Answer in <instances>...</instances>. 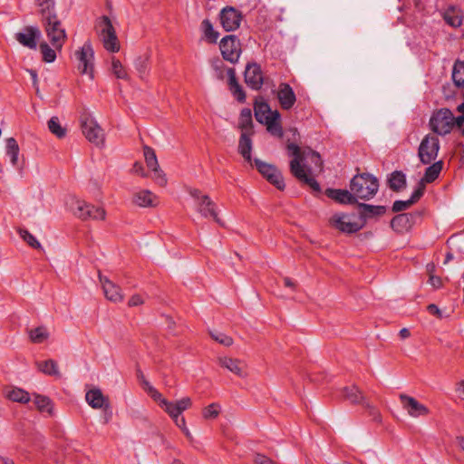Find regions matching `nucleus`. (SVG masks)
<instances>
[{
  "label": "nucleus",
  "mask_w": 464,
  "mask_h": 464,
  "mask_svg": "<svg viewBox=\"0 0 464 464\" xmlns=\"http://www.w3.org/2000/svg\"><path fill=\"white\" fill-rule=\"evenodd\" d=\"M427 310L429 311L430 314H434L439 318H440L442 316L441 311L436 304H429L427 307Z\"/></svg>",
  "instance_id": "nucleus-60"
},
{
  "label": "nucleus",
  "mask_w": 464,
  "mask_h": 464,
  "mask_svg": "<svg viewBox=\"0 0 464 464\" xmlns=\"http://www.w3.org/2000/svg\"><path fill=\"white\" fill-rule=\"evenodd\" d=\"M220 23L227 32L237 30L241 23L242 14L236 8L227 6L220 11Z\"/></svg>",
  "instance_id": "nucleus-14"
},
{
  "label": "nucleus",
  "mask_w": 464,
  "mask_h": 464,
  "mask_svg": "<svg viewBox=\"0 0 464 464\" xmlns=\"http://www.w3.org/2000/svg\"><path fill=\"white\" fill-rule=\"evenodd\" d=\"M429 281L430 285L436 288L441 285V280L439 276H430Z\"/></svg>",
  "instance_id": "nucleus-62"
},
{
  "label": "nucleus",
  "mask_w": 464,
  "mask_h": 464,
  "mask_svg": "<svg viewBox=\"0 0 464 464\" xmlns=\"http://www.w3.org/2000/svg\"><path fill=\"white\" fill-rule=\"evenodd\" d=\"M19 235L30 246L33 248L40 249L42 246L36 237L25 229H20Z\"/></svg>",
  "instance_id": "nucleus-49"
},
{
  "label": "nucleus",
  "mask_w": 464,
  "mask_h": 464,
  "mask_svg": "<svg viewBox=\"0 0 464 464\" xmlns=\"http://www.w3.org/2000/svg\"><path fill=\"white\" fill-rule=\"evenodd\" d=\"M251 133L243 131L241 133L238 142V152L247 162H252L251 151L253 148L252 140L250 138Z\"/></svg>",
  "instance_id": "nucleus-26"
},
{
  "label": "nucleus",
  "mask_w": 464,
  "mask_h": 464,
  "mask_svg": "<svg viewBox=\"0 0 464 464\" xmlns=\"http://www.w3.org/2000/svg\"><path fill=\"white\" fill-rule=\"evenodd\" d=\"M19 146L15 139L8 138L5 140V155L10 159L11 164L15 167L18 163Z\"/></svg>",
  "instance_id": "nucleus-35"
},
{
  "label": "nucleus",
  "mask_w": 464,
  "mask_h": 464,
  "mask_svg": "<svg viewBox=\"0 0 464 464\" xmlns=\"http://www.w3.org/2000/svg\"><path fill=\"white\" fill-rule=\"evenodd\" d=\"M39 49L42 53L44 62L53 63L57 57L56 53L61 52L62 49H56L53 46H50L48 43L42 42L39 44Z\"/></svg>",
  "instance_id": "nucleus-39"
},
{
  "label": "nucleus",
  "mask_w": 464,
  "mask_h": 464,
  "mask_svg": "<svg viewBox=\"0 0 464 464\" xmlns=\"http://www.w3.org/2000/svg\"><path fill=\"white\" fill-rule=\"evenodd\" d=\"M440 150V140L437 136L432 134L426 135L421 140L418 156L422 164L427 165L434 161Z\"/></svg>",
  "instance_id": "nucleus-11"
},
{
  "label": "nucleus",
  "mask_w": 464,
  "mask_h": 464,
  "mask_svg": "<svg viewBox=\"0 0 464 464\" xmlns=\"http://www.w3.org/2000/svg\"><path fill=\"white\" fill-rule=\"evenodd\" d=\"M287 150L294 159L290 162V169L292 174L300 181L307 184L314 192H320L321 187L319 183L308 173L309 169L301 164L300 148L295 143H289Z\"/></svg>",
  "instance_id": "nucleus-3"
},
{
  "label": "nucleus",
  "mask_w": 464,
  "mask_h": 464,
  "mask_svg": "<svg viewBox=\"0 0 464 464\" xmlns=\"http://www.w3.org/2000/svg\"><path fill=\"white\" fill-rule=\"evenodd\" d=\"M325 194L328 198L335 200L341 204H354L356 203L353 191L346 189L327 188Z\"/></svg>",
  "instance_id": "nucleus-24"
},
{
  "label": "nucleus",
  "mask_w": 464,
  "mask_h": 464,
  "mask_svg": "<svg viewBox=\"0 0 464 464\" xmlns=\"http://www.w3.org/2000/svg\"><path fill=\"white\" fill-rule=\"evenodd\" d=\"M343 393L344 399L353 404L362 405L363 402L366 401L359 388L354 385L350 387H344L343 389Z\"/></svg>",
  "instance_id": "nucleus-32"
},
{
  "label": "nucleus",
  "mask_w": 464,
  "mask_h": 464,
  "mask_svg": "<svg viewBox=\"0 0 464 464\" xmlns=\"http://www.w3.org/2000/svg\"><path fill=\"white\" fill-rule=\"evenodd\" d=\"M424 186L419 184L416 189L412 192L411 198L407 200H396L392 205L393 212H401L409 208L411 205L416 203L423 195Z\"/></svg>",
  "instance_id": "nucleus-22"
},
{
  "label": "nucleus",
  "mask_w": 464,
  "mask_h": 464,
  "mask_svg": "<svg viewBox=\"0 0 464 464\" xmlns=\"http://www.w3.org/2000/svg\"><path fill=\"white\" fill-rule=\"evenodd\" d=\"M442 169V162L441 161H436L430 166H429L424 173V176L420 181V184L423 185V182L430 183L434 181L440 175V171Z\"/></svg>",
  "instance_id": "nucleus-38"
},
{
  "label": "nucleus",
  "mask_w": 464,
  "mask_h": 464,
  "mask_svg": "<svg viewBox=\"0 0 464 464\" xmlns=\"http://www.w3.org/2000/svg\"><path fill=\"white\" fill-rule=\"evenodd\" d=\"M239 128L243 131L251 133L252 129V114L249 109H243L239 117Z\"/></svg>",
  "instance_id": "nucleus-48"
},
{
  "label": "nucleus",
  "mask_w": 464,
  "mask_h": 464,
  "mask_svg": "<svg viewBox=\"0 0 464 464\" xmlns=\"http://www.w3.org/2000/svg\"><path fill=\"white\" fill-rule=\"evenodd\" d=\"M444 19L450 25L459 27L462 24L463 15L459 9L455 6H450L446 10Z\"/></svg>",
  "instance_id": "nucleus-33"
},
{
  "label": "nucleus",
  "mask_w": 464,
  "mask_h": 464,
  "mask_svg": "<svg viewBox=\"0 0 464 464\" xmlns=\"http://www.w3.org/2000/svg\"><path fill=\"white\" fill-rule=\"evenodd\" d=\"M141 304H143V299L139 295H132L130 297V299L129 300V305L130 306H137V305H140Z\"/></svg>",
  "instance_id": "nucleus-59"
},
{
  "label": "nucleus",
  "mask_w": 464,
  "mask_h": 464,
  "mask_svg": "<svg viewBox=\"0 0 464 464\" xmlns=\"http://www.w3.org/2000/svg\"><path fill=\"white\" fill-rule=\"evenodd\" d=\"M188 193L194 200L196 211L205 218H212L218 224L223 226L218 217L217 204L207 195L197 188H189Z\"/></svg>",
  "instance_id": "nucleus-4"
},
{
  "label": "nucleus",
  "mask_w": 464,
  "mask_h": 464,
  "mask_svg": "<svg viewBox=\"0 0 464 464\" xmlns=\"http://www.w3.org/2000/svg\"><path fill=\"white\" fill-rule=\"evenodd\" d=\"M74 55L77 60V68L81 73L87 74L92 79L94 52L91 42L88 41L84 43V44L75 52Z\"/></svg>",
  "instance_id": "nucleus-10"
},
{
  "label": "nucleus",
  "mask_w": 464,
  "mask_h": 464,
  "mask_svg": "<svg viewBox=\"0 0 464 464\" xmlns=\"http://www.w3.org/2000/svg\"><path fill=\"white\" fill-rule=\"evenodd\" d=\"M37 10L42 19L56 16L55 0H35Z\"/></svg>",
  "instance_id": "nucleus-28"
},
{
  "label": "nucleus",
  "mask_w": 464,
  "mask_h": 464,
  "mask_svg": "<svg viewBox=\"0 0 464 464\" xmlns=\"http://www.w3.org/2000/svg\"><path fill=\"white\" fill-rule=\"evenodd\" d=\"M227 73L231 92L238 102H244L246 101V94L237 81L235 70L228 68Z\"/></svg>",
  "instance_id": "nucleus-27"
},
{
  "label": "nucleus",
  "mask_w": 464,
  "mask_h": 464,
  "mask_svg": "<svg viewBox=\"0 0 464 464\" xmlns=\"http://www.w3.org/2000/svg\"><path fill=\"white\" fill-rule=\"evenodd\" d=\"M37 368L39 371L48 375H60L57 362L51 359L37 362Z\"/></svg>",
  "instance_id": "nucleus-42"
},
{
  "label": "nucleus",
  "mask_w": 464,
  "mask_h": 464,
  "mask_svg": "<svg viewBox=\"0 0 464 464\" xmlns=\"http://www.w3.org/2000/svg\"><path fill=\"white\" fill-rule=\"evenodd\" d=\"M34 402L40 411L52 414L53 404L48 397L35 394L34 397Z\"/></svg>",
  "instance_id": "nucleus-45"
},
{
  "label": "nucleus",
  "mask_w": 464,
  "mask_h": 464,
  "mask_svg": "<svg viewBox=\"0 0 464 464\" xmlns=\"http://www.w3.org/2000/svg\"><path fill=\"white\" fill-rule=\"evenodd\" d=\"M85 399L93 409H102L106 402V399L100 389H92L87 392Z\"/></svg>",
  "instance_id": "nucleus-30"
},
{
  "label": "nucleus",
  "mask_w": 464,
  "mask_h": 464,
  "mask_svg": "<svg viewBox=\"0 0 464 464\" xmlns=\"http://www.w3.org/2000/svg\"><path fill=\"white\" fill-rule=\"evenodd\" d=\"M219 48L223 58L231 63L238 62L241 54V44L236 35H227L223 37L219 44Z\"/></svg>",
  "instance_id": "nucleus-12"
},
{
  "label": "nucleus",
  "mask_w": 464,
  "mask_h": 464,
  "mask_svg": "<svg viewBox=\"0 0 464 464\" xmlns=\"http://www.w3.org/2000/svg\"><path fill=\"white\" fill-rule=\"evenodd\" d=\"M362 406L369 411V414L371 416H372L374 419H379L380 418V413L379 411H377V409L372 405L370 402H368L367 401H365L362 404Z\"/></svg>",
  "instance_id": "nucleus-56"
},
{
  "label": "nucleus",
  "mask_w": 464,
  "mask_h": 464,
  "mask_svg": "<svg viewBox=\"0 0 464 464\" xmlns=\"http://www.w3.org/2000/svg\"><path fill=\"white\" fill-rule=\"evenodd\" d=\"M219 364L233 372L238 377L244 378L247 375L246 363L238 359L231 357H220L218 358Z\"/></svg>",
  "instance_id": "nucleus-21"
},
{
  "label": "nucleus",
  "mask_w": 464,
  "mask_h": 464,
  "mask_svg": "<svg viewBox=\"0 0 464 464\" xmlns=\"http://www.w3.org/2000/svg\"><path fill=\"white\" fill-rule=\"evenodd\" d=\"M48 129L49 130L55 135L57 138L62 139L66 135V129L63 128L59 121V118L56 116L52 117L48 121Z\"/></svg>",
  "instance_id": "nucleus-46"
},
{
  "label": "nucleus",
  "mask_w": 464,
  "mask_h": 464,
  "mask_svg": "<svg viewBox=\"0 0 464 464\" xmlns=\"http://www.w3.org/2000/svg\"><path fill=\"white\" fill-rule=\"evenodd\" d=\"M42 24L50 44L56 49H62L67 39V34L58 16L42 19Z\"/></svg>",
  "instance_id": "nucleus-5"
},
{
  "label": "nucleus",
  "mask_w": 464,
  "mask_h": 464,
  "mask_svg": "<svg viewBox=\"0 0 464 464\" xmlns=\"http://www.w3.org/2000/svg\"><path fill=\"white\" fill-rule=\"evenodd\" d=\"M457 392H458L459 397L461 400H464V381H461V382L458 384Z\"/></svg>",
  "instance_id": "nucleus-64"
},
{
  "label": "nucleus",
  "mask_w": 464,
  "mask_h": 464,
  "mask_svg": "<svg viewBox=\"0 0 464 464\" xmlns=\"http://www.w3.org/2000/svg\"><path fill=\"white\" fill-rule=\"evenodd\" d=\"M406 185L405 175L401 171H394L389 179V186L392 190L398 191Z\"/></svg>",
  "instance_id": "nucleus-43"
},
{
  "label": "nucleus",
  "mask_w": 464,
  "mask_h": 464,
  "mask_svg": "<svg viewBox=\"0 0 464 464\" xmlns=\"http://www.w3.org/2000/svg\"><path fill=\"white\" fill-rule=\"evenodd\" d=\"M400 400L403 409L411 417L419 418L429 414V409L415 398L406 394H400Z\"/></svg>",
  "instance_id": "nucleus-15"
},
{
  "label": "nucleus",
  "mask_w": 464,
  "mask_h": 464,
  "mask_svg": "<svg viewBox=\"0 0 464 464\" xmlns=\"http://www.w3.org/2000/svg\"><path fill=\"white\" fill-rule=\"evenodd\" d=\"M30 340L34 343H42L49 337V333L46 328L40 326L30 330Z\"/></svg>",
  "instance_id": "nucleus-47"
},
{
  "label": "nucleus",
  "mask_w": 464,
  "mask_h": 464,
  "mask_svg": "<svg viewBox=\"0 0 464 464\" xmlns=\"http://www.w3.org/2000/svg\"><path fill=\"white\" fill-rule=\"evenodd\" d=\"M276 97L283 110H290L296 102V96L293 88L286 82L279 84Z\"/></svg>",
  "instance_id": "nucleus-19"
},
{
  "label": "nucleus",
  "mask_w": 464,
  "mask_h": 464,
  "mask_svg": "<svg viewBox=\"0 0 464 464\" xmlns=\"http://www.w3.org/2000/svg\"><path fill=\"white\" fill-rule=\"evenodd\" d=\"M175 424L187 435H189V431L186 426V420L183 417H177L173 419Z\"/></svg>",
  "instance_id": "nucleus-55"
},
{
  "label": "nucleus",
  "mask_w": 464,
  "mask_h": 464,
  "mask_svg": "<svg viewBox=\"0 0 464 464\" xmlns=\"http://www.w3.org/2000/svg\"><path fill=\"white\" fill-rule=\"evenodd\" d=\"M97 32L103 47L110 53L120 51L121 45L115 29L107 16H102L97 23Z\"/></svg>",
  "instance_id": "nucleus-6"
},
{
  "label": "nucleus",
  "mask_w": 464,
  "mask_h": 464,
  "mask_svg": "<svg viewBox=\"0 0 464 464\" xmlns=\"http://www.w3.org/2000/svg\"><path fill=\"white\" fill-rule=\"evenodd\" d=\"M70 208L76 217L82 220H104L106 217L104 208L95 207L81 199H72Z\"/></svg>",
  "instance_id": "nucleus-8"
},
{
  "label": "nucleus",
  "mask_w": 464,
  "mask_h": 464,
  "mask_svg": "<svg viewBox=\"0 0 464 464\" xmlns=\"http://www.w3.org/2000/svg\"><path fill=\"white\" fill-rule=\"evenodd\" d=\"M254 461L256 464H275L274 460L263 454H256Z\"/></svg>",
  "instance_id": "nucleus-57"
},
{
  "label": "nucleus",
  "mask_w": 464,
  "mask_h": 464,
  "mask_svg": "<svg viewBox=\"0 0 464 464\" xmlns=\"http://www.w3.org/2000/svg\"><path fill=\"white\" fill-rule=\"evenodd\" d=\"M358 206L359 208L361 209V217L359 218H361L362 220H363L362 218L382 216L386 211V208L383 206H374L365 203H360Z\"/></svg>",
  "instance_id": "nucleus-29"
},
{
  "label": "nucleus",
  "mask_w": 464,
  "mask_h": 464,
  "mask_svg": "<svg viewBox=\"0 0 464 464\" xmlns=\"http://www.w3.org/2000/svg\"><path fill=\"white\" fill-rule=\"evenodd\" d=\"M178 409L179 410L180 413H182L184 411L190 408L192 401L189 397H184L180 400L176 401Z\"/></svg>",
  "instance_id": "nucleus-54"
},
{
  "label": "nucleus",
  "mask_w": 464,
  "mask_h": 464,
  "mask_svg": "<svg viewBox=\"0 0 464 464\" xmlns=\"http://www.w3.org/2000/svg\"><path fill=\"white\" fill-rule=\"evenodd\" d=\"M245 82L254 90H259L264 82L261 67L256 63H248L245 70Z\"/></svg>",
  "instance_id": "nucleus-18"
},
{
  "label": "nucleus",
  "mask_w": 464,
  "mask_h": 464,
  "mask_svg": "<svg viewBox=\"0 0 464 464\" xmlns=\"http://www.w3.org/2000/svg\"><path fill=\"white\" fill-rule=\"evenodd\" d=\"M5 396L10 401L20 403H26L31 400V397L26 391L16 387L7 390L5 392Z\"/></svg>",
  "instance_id": "nucleus-36"
},
{
  "label": "nucleus",
  "mask_w": 464,
  "mask_h": 464,
  "mask_svg": "<svg viewBox=\"0 0 464 464\" xmlns=\"http://www.w3.org/2000/svg\"><path fill=\"white\" fill-rule=\"evenodd\" d=\"M81 126L83 135L90 142L97 147H102L104 145V131L92 116L88 114L82 115L81 117Z\"/></svg>",
  "instance_id": "nucleus-9"
},
{
  "label": "nucleus",
  "mask_w": 464,
  "mask_h": 464,
  "mask_svg": "<svg viewBox=\"0 0 464 464\" xmlns=\"http://www.w3.org/2000/svg\"><path fill=\"white\" fill-rule=\"evenodd\" d=\"M449 242L458 247L459 250H461V246L464 244V237H459V236H454V237H451L449 240Z\"/></svg>",
  "instance_id": "nucleus-58"
},
{
  "label": "nucleus",
  "mask_w": 464,
  "mask_h": 464,
  "mask_svg": "<svg viewBox=\"0 0 464 464\" xmlns=\"http://www.w3.org/2000/svg\"><path fill=\"white\" fill-rule=\"evenodd\" d=\"M201 30L204 37L212 44H216L219 37V33L216 31L208 19H205L201 23Z\"/></svg>",
  "instance_id": "nucleus-40"
},
{
  "label": "nucleus",
  "mask_w": 464,
  "mask_h": 464,
  "mask_svg": "<svg viewBox=\"0 0 464 464\" xmlns=\"http://www.w3.org/2000/svg\"><path fill=\"white\" fill-rule=\"evenodd\" d=\"M42 34L36 26H27L22 32L15 34V40L22 45L30 49H36L37 41L40 39Z\"/></svg>",
  "instance_id": "nucleus-16"
},
{
  "label": "nucleus",
  "mask_w": 464,
  "mask_h": 464,
  "mask_svg": "<svg viewBox=\"0 0 464 464\" xmlns=\"http://www.w3.org/2000/svg\"><path fill=\"white\" fill-rule=\"evenodd\" d=\"M454 126L464 135V115L455 118L452 111L448 108H442L435 111L430 120V129L439 135L450 133Z\"/></svg>",
  "instance_id": "nucleus-1"
},
{
  "label": "nucleus",
  "mask_w": 464,
  "mask_h": 464,
  "mask_svg": "<svg viewBox=\"0 0 464 464\" xmlns=\"http://www.w3.org/2000/svg\"><path fill=\"white\" fill-rule=\"evenodd\" d=\"M280 113L276 110L274 111V116L264 123L266 124V130L269 133L279 138L283 136V129L280 124Z\"/></svg>",
  "instance_id": "nucleus-34"
},
{
  "label": "nucleus",
  "mask_w": 464,
  "mask_h": 464,
  "mask_svg": "<svg viewBox=\"0 0 464 464\" xmlns=\"http://www.w3.org/2000/svg\"><path fill=\"white\" fill-rule=\"evenodd\" d=\"M100 282L105 297L114 303L121 302L123 299V294L121 287L114 282L102 275L99 276Z\"/></svg>",
  "instance_id": "nucleus-20"
},
{
  "label": "nucleus",
  "mask_w": 464,
  "mask_h": 464,
  "mask_svg": "<svg viewBox=\"0 0 464 464\" xmlns=\"http://www.w3.org/2000/svg\"><path fill=\"white\" fill-rule=\"evenodd\" d=\"M161 408L169 415L172 420L181 415L176 401H169L167 400L166 401H163Z\"/></svg>",
  "instance_id": "nucleus-50"
},
{
  "label": "nucleus",
  "mask_w": 464,
  "mask_h": 464,
  "mask_svg": "<svg viewBox=\"0 0 464 464\" xmlns=\"http://www.w3.org/2000/svg\"><path fill=\"white\" fill-rule=\"evenodd\" d=\"M311 157H312V160L314 162V164L321 167L322 161H321L320 155L317 152L312 151Z\"/></svg>",
  "instance_id": "nucleus-63"
},
{
  "label": "nucleus",
  "mask_w": 464,
  "mask_h": 464,
  "mask_svg": "<svg viewBox=\"0 0 464 464\" xmlns=\"http://www.w3.org/2000/svg\"><path fill=\"white\" fill-rule=\"evenodd\" d=\"M255 117L260 123H265L270 118L274 116V111H272L266 102H256L255 107Z\"/></svg>",
  "instance_id": "nucleus-31"
},
{
  "label": "nucleus",
  "mask_w": 464,
  "mask_h": 464,
  "mask_svg": "<svg viewBox=\"0 0 464 464\" xmlns=\"http://www.w3.org/2000/svg\"><path fill=\"white\" fill-rule=\"evenodd\" d=\"M254 163L258 171L266 178L271 184H273L279 190L285 188V184L281 172L271 164H267L258 159L254 160Z\"/></svg>",
  "instance_id": "nucleus-13"
},
{
  "label": "nucleus",
  "mask_w": 464,
  "mask_h": 464,
  "mask_svg": "<svg viewBox=\"0 0 464 464\" xmlns=\"http://www.w3.org/2000/svg\"><path fill=\"white\" fill-rule=\"evenodd\" d=\"M210 335L212 339L224 346H230L233 344V339L221 332H211Z\"/></svg>",
  "instance_id": "nucleus-51"
},
{
  "label": "nucleus",
  "mask_w": 464,
  "mask_h": 464,
  "mask_svg": "<svg viewBox=\"0 0 464 464\" xmlns=\"http://www.w3.org/2000/svg\"><path fill=\"white\" fill-rule=\"evenodd\" d=\"M144 157L145 161L149 169L153 172L154 180L160 186H164L167 183L165 174L160 169L158 160L155 151L150 147H144Z\"/></svg>",
  "instance_id": "nucleus-17"
},
{
  "label": "nucleus",
  "mask_w": 464,
  "mask_h": 464,
  "mask_svg": "<svg viewBox=\"0 0 464 464\" xmlns=\"http://www.w3.org/2000/svg\"><path fill=\"white\" fill-rule=\"evenodd\" d=\"M220 407L216 403L208 405L203 411V416L206 419H215L219 413Z\"/></svg>",
  "instance_id": "nucleus-52"
},
{
  "label": "nucleus",
  "mask_w": 464,
  "mask_h": 464,
  "mask_svg": "<svg viewBox=\"0 0 464 464\" xmlns=\"http://www.w3.org/2000/svg\"><path fill=\"white\" fill-rule=\"evenodd\" d=\"M452 80L456 86L464 87V61H456L452 70Z\"/></svg>",
  "instance_id": "nucleus-41"
},
{
  "label": "nucleus",
  "mask_w": 464,
  "mask_h": 464,
  "mask_svg": "<svg viewBox=\"0 0 464 464\" xmlns=\"http://www.w3.org/2000/svg\"><path fill=\"white\" fill-rule=\"evenodd\" d=\"M412 223V215L408 213L399 214L395 216L392 221L391 226L392 229L398 233H403L411 228Z\"/></svg>",
  "instance_id": "nucleus-25"
},
{
  "label": "nucleus",
  "mask_w": 464,
  "mask_h": 464,
  "mask_svg": "<svg viewBox=\"0 0 464 464\" xmlns=\"http://www.w3.org/2000/svg\"><path fill=\"white\" fill-rule=\"evenodd\" d=\"M155 401L159 403L160 407L163 405V401L167 400L162 396V394L154 387H150L148 393Z\"/></svg>",
  "instance_id": "nucleus-53"
},
{
  "label": "nucleus",
  "mask_w": 464,
  "mask_h": 464,
  "mask_svg": "<svg viewBox=\"0 0 464 464\" xmlns=\"http://www.w3.org/2000/svg\"><path fill=\"white\" fill-rule=\"evenodd\" d=\"M134 68L139 73L140 79H144L149 72V56H139L134 61Z\"/></svg>",
  "instance_id": "nucleus-44"
},
{
  "label": "nucleus",
  "mask_w": 464,
  "mask_h": 464,
  "mask_svg": "<svg viewBox=\"0 0 464 464\" xmlns=\"http://www.w3.org/2000/svg\"><path fill=\"white\" fill-rule=\"evenodd\" d=\"M379 188L378 179L368 173L355 175L350 182V189L353 191L354 199L369 200L372 198Z\"/></svg>",
  "instance_id": "nucleus-2"
},
{
  "label": "nucleus",
  "mask_w": 464,
  "mask_h": 464,
  "mask_svg": "<svg viewBox=\"0 0 464 464\" xmlns=\"http://www.w3.org/2000/svg\"><path fill=\"white\" fill-rule=\"evenodd\" d=\"M132 171L136 174H139L140 176H144V169L140 163L135 162L132 167Z\"/></svg>",
  "instance_id": "nucleus-61"
},
{
  "label": "nucleus",
  "mask_w": 464,
  "mask_h": 464,
  "mask_svg": "<svg viewBox=\"0 0 464 464\" xmlns=\"http://www.w3.org/2000/svg\"><path fill=\"white\" fill-rule=\"evenodd\" d=\"M110 71L117 79L125 81L130 80V75L126 68L123 66L121 62L114 56L111 59Z\"/></svg>",
  "instance_id": "nucleus-37"
},
{
  "label": "nucleus",
  "mask_w": 464,
  "mask_h": 464,
  "mask_svg": "<svg viewBox=\"0 0 464 464\" xmlns=\"http://www.w3.org/2000/svg\"><path fill=\"white\" fill-rule=\"evenodd\" d=\"M330 224L343 233H355L364 226V220L355 214L335 213L329 220Z\"/></svg>",
  "instance_id": "nucleus-7"
},
{
  "label": "nucleus",
  "mask_w": 464,
  "mask_h": 464,
  "mask_svg": "<svg viewBox=\"0 0 464 464\" xmlns=\"http://www.w3.org/2000/svg\"><path fill=\"white\" fill-rule=\"evenodd\" d=\"M133 202L141 208L155 207L159 204L156 195L148 189H142L135 193Z\"/></svg>",
  "instance_id": "nucleus-23"
}]
</instances>
